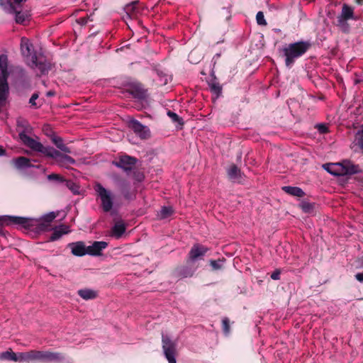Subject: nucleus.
I'll return each instance as SVG.
<instances>
[{
	"label": "nucleus",
	"mask_w": 363,
	"mask_h": 363,
	"mask_svg": "<svg viewBox=\"0 0 363 363\" xmlns=\"http://www.w3.org/2000/svg\"><path fill=\"white\" fill-rule=\"evenodd\" d=\"M158 76L161 77L162 79H161V84H166L167 83V77L165 74L162 76V73H157Z\"/></svg>",
	"instance_id": "obj_47"
},
{
	"label": "nucleus",
	"mask_w": 363,
	"mask_h": 363,
	"mask_svg": "<svg viewBox=\"0 0 363 363\" xmlns=\"http://www.w3.org/2000/svg\"><path fill=\"white\" fill-rule=\"evenodd\" d=\"M256 21L257 23L259 26H267V24L262 11L257 12L256 15Z\"/></svg>",
	"instance_id": "obj_36"
},
{
	"label": "nucleus",
	"mask_w": 363,
	"mask_h": 363,
	"mask_svg": "<svg viewBox=\"0 0 363 363\" xmlns=\"http://www.w3.org/2000/svg\"><path fill=\"white\" fill-rule=\"evenodd\" d=\"M57 213L53 211L43 216L38 219L18 216H0V225H9L11 224H14L26 230L40 233L44 231H49L52 229L51 223L57 217Z\"/></svg>",
	"instance_id": "obj_1"
},
{
	"label": "nucleus",
	"mask_w": 363,
	"mask_h": 363,
	"mask_svg": "<svg viewBox=\"0 0 363 363\" xmlns=\"http://www.w3.org/2000/svg\"><path fill=\"white\" fill-rule=\"evenodd\" d=\"M228 174L230 179H235L240 177V170L236 165H232L228 170Z\"/></svg>",
	"instance_id": "obj_31"
},
{
	"label": "nucleus",
	"mask_w": 363,
	"mask_h": 363,
	"mask_svg": "<svg viewBox=\"0 0 363 363\" xmlns=\"http://www.w3.org/2000/svg\"><path fill=\"white\" fill-rule=\"evenodd\" d=\"M17 123V127L18 128H21V130L19 131V134L18 135L20 136V134L22 133H24L27 136H28L27 134H26V130H28V128H30V125L28 124V123L23 119V118H18L16 121Z\"/></svg>",
	"instance_id": "obj_30"
},
{
	"label": "nucleus",
	"mask_w": 363,
	"mask_h": 363,
	"mask_svg": "<svg viewBox=\"0 0 363 363\" xmlns=\"http://www.w3.org/2000/svg\"><path fill=\"white\" fill-rule=\"evenodd\" d=\"M346 19L337 17V26L342 29L344 32H348L349 31V25L347 23Z\"/></svg>",
	"instance_id": "obj_35"
},
{
	"label": "nucleus",
	"mask_w": 363,
	"mask_h": 363,
	"mask_svg": "<svg viewBox=\"0 0 363 363\" xmlns=\"http://www.w3.org/2000/svg\"><path fill=\"white\" fill-rule=\"evenodd\" d=\"M16 69L21 74H24V69L21 67H16Z\"/></svg>",
	"instance_id": "obj_50"
},
{
	"label": "nucleus",
	"mask_w": 363,
	"mask_h": 363,
	"mask_svg": "<svg viewBox=\"0 0 363 363\" xmlns=\"http://www.w3.org/2000/svg\"><path fill=\"white\" fill-rule=\"evenodd\" d=\"M208 86L211 91L216 95V98H218L222 93V86L217 81L216 78L211 79L208 82Z\"/></svg>",
	"instance_id": "obj_24"
},
{
	"label": "nucleus",
	"mask_w": 363,
	"mask_h": 363,
	"mask_svg": "<svg viewBox=\"0 0 363 363\" xmlns=\"http://www.w3.org/2000/svg\"><path fill=\"white\" fill-rule=\"evenodd\" d=\"M354 143L360 148L361 151L363 152V135H358L356 133Z\"/></svg>",
	"instance_id": "obj_41"
},
{
	"label": "nucleus",
	"mask_w": 363,
	"mask_h": 363,
	"mask_svg": "<svg viewBox=\"0 0 363 363\" xmlns=\"http://www.w3.org/2000/svg\"><path fill=\"white\" fill-rule=\"evenodd\" d=\"M38 93H34L30 100H29V103L30 104V105L32 106H35V107H37V105H36V103H35V100L38 98Z\"/></svg>",
	"instance_id": "obj_45"
},
{
	"label": "nucleus",
	"mask_w": 363,
	"mask_h": 363,
	"mask_svg": "<svg viewBox=\"0 0 363 363\" xmlns=\"http://www.w3.org/2000/svg\"><path fill=\"white\" fill-rule=\"evenodd\" d=\"M174 211L171 206H163L158 213L160 219H165L172 215Z\"/></svg>",
	"instance_id": "obj_29"
},
{
	"label": "nucleus",
	"mask_w": 363,
	"mask_h": 363,
	"mask_svg": "<svg viewBox=\"0 0 363 363\" xmlns=\"http://www.w3.org/2000/svg\"><path fill=\"white\" fill-rule=\"evenodd\" d=\"M20 352L15 353L12 351L4 352L1 354L0 358L14 362H20Z\"/></svg>",
	"instance_id": "obj_26"
},
{
	"label": "nucleus",
	"mask_w": 363,
	"mask_h": 363,
	"mask_svg": "<svg viewBox=\"0 0 363 363\" xmlns=\"http://www.w3.org/2000/svg\"><path fill=\"white\" fill-rule=\"evenodd\" d=\"M168 116L172 120L173 122H177L180 125L183 124V120L176 113L169 111L167 112Z\"/></svg>",
	"instance_id": "obj_37"
},
{
	"label": "nucleus",
	"mask_w": 363,
	"mask_h": 363,
	"mask_svg": "<svg viewBox=\"0 0 363 363\" xmlns=\"http://www.w3.org/2000/svg\"><path fill=\"white\" fill-rule=\"evenodd\" d=\"M66 187H67L74 194H79V186L72 180H65L64 182Z\"/></svg>",
	"instance_id": "obj_32"
},
{
	"label": "nucleus",
	"mask_w": 363,
	"mask_h": 363,
	"mask_svg": "<svg viewBox=\"0 0 363 363\" xmlns=\"http://www.w3.org/2000/svg\"><path fill=\"white\" fill-rule=\"evenodd\" d=\"M77 294L82 298L86 301L94 299L98 296L97 291L87 288L78 290Z\"/></svg>",
	"instance_id": "obj_20"
},
{
	"label": "nucleus",
	"mask_w": 363,
	"mask_h": 363,
	"mask_svg": "<svg viewBox=\"0 0 363 363\" xmlns=\"http://www.w3.org/2000/svg\"><path fill=\"white\" fill-rule=\"evenodd\" d=\"M323 167L330 174L335 176L351 175L359 171V166L353 164L350 161L337 164H326L323 165Z\"/></svg>",
	"instance_id": "obj_5"
},
{
	"label": "nucleus",
	"mask_w": 363,
	"mask_h": 363,
	"mask_svg": "<svg viewBox=\"0 0 363 363\" xmlns=\"http://www.w3.org/2000/svg\"><path fill=\"white\" fill-rule=\"evenodd\" d=\"M52 142L55 145V146L60 149L61 151L65 153H70L71 150L69 147H67L63 142L62 138L53 135L52 137Z\"/></svg>",
	"instance_id": "obj_23"
},
{
	"label": "nucleus",
	"mask_w": 363,
	"mask_h": 363,
	"mask_svg": "<svg viewBox=\"0 0 363 363\" xmlns=\"http://www.w3.org/2000/svg\"><path fill=\"white\" fill-rule=\"evenodd\" d=\"M4 154H5V150L3 147H0V156L4 155Z\"/></svg>",
	"instance_id": "obj_52"
},
{
	"label": "nucleus",
	"mask_w": 363,
	"mask_h": 363,
	"mask_svg": "<svg viewBox=\"0 0 363 363\" xmlns=\"http://www.w3.org/2000/svg\"><path fill=\"white\" fill-rule=\"evenodd\" d=\"M81 23H85L86 21L84 19L80 18L79 19Z\"/></svg>",
	"instance_id": "obj_54"
},
{
	"label": "nucleus",
	"mask_w": 363,
	"mask_h": 363,
	"mask_svg": "<svg viewBox=\"0 0 363 363\" xmlns=\"http://www.w3.org/2000/svg\"><path fill=\"white\" fill-rule=\"evenodd\" d=\"M41 362H58L64 360V357L59 352H43L42 351Z\"/></svg>",
	"instance_id": "obj_18"
},
{
	"label": "nucleus",
	"mask_w": 363,
	"mask_h": 363,
	"mask_svg": "<svg viewBox=\"0 0 363 363\" xmlns=\"http://www.w3.org/2000/svg\"><path fill=\"white\" fill-rule=\"evenodd\" d=\"M48 179L49 180H54V181H56V182H60V183H64L65 181V179L63 177H62L60 175L57 174H49L48 176Z\"/></svg>",
	"instance_id": "obj_42"
},
{
	"label": "nucleus",
	"mask_w": 363,
	"mask_h": 363,
	"mask_svg": "<svg viewBox=\"0 0 363 363\" xmlns=\"http://www.w3.org/2000/svg\"><path fill=\"white\" fill-rule=\"evenodd\" d=\"M222 326H223V333L225 335H228L230 333V323H229V319L228 318H224L222 320Z\"/></svg>",
	"instance_id": "obj_40"
},
{
	"label": "nucleus",
	"mask_w": 363,
	"mask_h": 363,
	"mask_svg": "<svg viewBox=\"0 0 363 363\" xmlns=\"http://www.w3.org/2000/svg\"><path fill=\"white\" fill-rule=\"evenodd\" d=\"M316 128L320 133L324 134L328 132V128L326 125L320 123L316 125Z\"/></svg>",
	"instance_id": "obj_44"
},
{
	"label": "nucleus",
	"mask_w": 363,
	"mask_h": 363,
	"mask_svg": "<svg viewBox=\"0 0 363 363\" xmlns=\"http://www.w3.org/2000/svg\"><path fill=\"white\" fill-rule=\"evenodd\" d=\"M122 194L125 199L132 200L135 198V194L130 192L129 187H125L122 189Z\"/></svg>",
	"instance_id": "obj_39"
},
{
	"label": "nucleus",
	"mask_w": 363,
	"mask_h": 363,
	"mask_svg": "<svg viewBox=\"0 0 363 363\" xmlns=\"http://www.w3.org/2000/svg\"><path fill=\"white\" fill-rule=\"evenodd\" d=\"M209 249L200 244H194L189 252L188 259L191 262L202 259Z\"/></svg>",
	"instance_id": "obj_12"
},
{
	"label": "nucleus",
	"mask_w": 363,
	"mask_h": 363,
	"mask_svg": "<svg viewBox=\"0 0 363 363\" xmlns=\"http://www.w3.org/2000/svg\"><path fill=\"white\" fill-rule=\"evenodd\" d=\"M42 351L30 350L26 352H20V362L41 361Z\"/></svg>",
	"instance_id": "obj_16"
},
{
	"label": "nucleus",
	"mask_w": 363,
	"mask_h": 363,
	"mask_svg": "<svg viewBox=\"0 0 363 363\" xmlns=\"http://www.w3.org/2000/svg\"><path fill=\"white\" fill-rule=\"evenodd\" d=\"M357 133L358 135H362H362H363V124L362 125L361 130H358V131L357 132Z\"/></svg>",
	"instance_id": "obj_51"
},
{
	"label": "nucleus",
	"mask_w": 363,
	"mask_h": 363,
	"mask_svg": "<svg viewBox=\"0 0 363 363\" xmlns=\"http://www.w3.org/2000/svg\"><path fill=\"white\" fill-rule=\"evenodd\" d=\"M355 278L359 282H363V272L356 274Z\"/></svg>",
	"instance_id": "obj_48"
},
{
	"label": "nucleus",
	"mask_w": 363,
	"mask_h": 363,
	"mask_svg": "<svg viewBox=\"0 0 363 363\" xmlns=\"http://www.w3.org/2000/svg\"><path fill=\"white\" fill-rule=\"evenodd\" d=\"M22 143L32 150L40 152L45 157L55 159L60 167L68 168L69 165L74 164L76 161L72 157L62 154L50 146H44L40 142L27 136L24 133L20 134Z\"/></svg>",
	"instance_id": "obj_2"
},
{
	"label": "nucleus",
	"mask_w": 363,
	"mask_h": 363,
	"mask_svg": "<svg viewBox=\"0 0 363 363\" xmlns=\"http://www.w3.org/2000/svg\"><path fill=\"white\" fill-rule=\"evenodd\" d=\"M108 243L105 241H94L91 245L87 247L88 255L91 256H99L101 252L106 248Z\"/></svg>",
	"instance_id": "obj_15"
},
{
	"label": "nucleus",
	"mask_w": 363,
	"mask_h": 363,
	"mask_svg": "<svg viewBox=\"0 0 363 363\" xmlns=\"http://www.w3.org/2000/svg\"><path fill=\"white\" fill-rule=\"evenodd\" d=\"M143 177H143V174H140V175H138V181H142V180L143 179Z\"/></svg>",
	"instance_id": "obj_53"
},
{
	"label": "nucleus",
	"mask_w": 363,
	"mask_h": 363,
	"mask_svg": "<svg viewBox=\"0 0 363 363\" xmlns=\"http://www.w3.org/2000/svg\"><path fill=\"white\" fill-rule=\"evenodd\" d=\"M8 63L7 55H0V113L1 112L2 108L6 105L9 96V86L7 82L9 75Z\"/></svg>",
	"instance_id": "obj_4"
},
{
	"label": "nucleus",
	"mask_w": 363,
	"mask_h": 363,
	"mask_svg": "<svg viewBox=\"0 0 363 363\" xmlns=\"http://www.w3.org/2000/svg\"><path fill=\"white\" fill-rule=\"evenodd\" d=\"M55 95V92L54 91H49L46 93V96L48 97L53 96Z\"/></svg>",
	"instance_id": "obj_49"
},
{
	"label": "nucleus",
	"mask_w": 363,
	"mask_h": 363,
	"mask_svg": "<svg viewBox=\"0 0 363 363\" xmlns=\"http://www.w3.org/2000/svg\"><path fill=\"white\" fill-rule=\"evenodd\" d=\"M300 207L304 213H309L313 211L314 206L308 201H302L300 203Z\"/></svg>",
	"instance_id": "obj_34"
},
{
	"label": "nucleus",
	"mask_w": 363,
	"mask_h": 363,
	"mask_svg": "<svg viewBox=\"0 0 363 363\" xmlns=\"http://www.w3.org/2000/svg\"><path fill=\"white\" fill-rule=\"evenodd\" d=\"M94 189L101 201V206L105 213L110 212L114 205V195L108 189L104 187L100 183H96Z\"/></svg>",
	"instance_id": "obj_6"
},
{
	"label": "nucleus",
	"mask_w": 363,
	"mask_h": 363,
	"mask_svg": "<svg viewBox=\"0 0 363 363\" xmlns=\"http://www.w3.org/2000/svg\"><path fill=\"white\" fill-rule=\"evenodd\" d=\"M68 247L71 250L72 253L77 257H82L88 255L87 247L85 246L84 242L78 241L71 242L68 245Z\"/></svg>",
	"instance_id": "obj_14"
},
{
	"label": "nucleus",
	"mask_w": 363,
	"mask_h": 363,
	"mask_svg": "<svg viewBox=\"0 0 363 363\" xmlns=\"http://www.w3.org/2000/svg\"><path fill=\"white\" fill-rule=\"evenodd\" d=\"M0 6L6 13H13L16 11V6L10 0H0Z\"/></svg>",
	"instance_id": "obj_27"
},
{
	"label": "nucleus",
	"mask_w": 363,
	"mask_h": 363,
	"mask_svg": "<svg viewBox=\"0 0 363 363\" xmlns=\"http://www.w3.org/2000/svg\"><path fill=\"white\" fill-rule=\"evenodd\" d=\"M194 272H195V269H194L191 267H182L178 270L177 273H178V276L180 278H187V277H192Z\"/></svg>",
	"instance_id": "obj_28"
},
{
	"label": "nucleus",
	"mask_w": 363,
	"mask_h": 363,
	"mask_svg": "<svg viewBox=\"0 0 363 363\" xmlns=\"http://www.w3.org/2000/svg\"><path fill=\"white\" fill-rule=\"evenodd\" d=\"M282 190L289 195L297 197H303L306 194L301 188L297 186H284L282 187Z\"/></svg>",
	"instance_id": "obj_22"
},
{
	"label": "nucleus",
	"mask_w": 363,
	"mask_h": 363,
	"mask_svg": "<svg viewBox=\"0 0 363 363\" xmlns=\"http://www.w3.org/2000/svg\"><path fill=\"white\" fill-rule=\"evenodd\" d=\"M21 55L26 57L27 60L30 58L32 60V56L34 52V48L32 43L26 37H23L21 39Z\"/></svg>",
	"instance_id": "obj_13"
},
{
	"label": "nucleus",
	"mask_w": 363,
	"mask_h": 363,
	"mask_svg": "<svg viewBox=\"0 0 363 363\" xmlns=\"http://www.w3.org/2000/svg\"><path fill=\"white\" fill-rule=\"evenodd\" d=\"M280 274H281L280 270L276 269L272 273L271 278L273 280H279V279H280Z\"/></svg>",
	"instance_id": "obj_46"
},
{
	"label": "nucleus",
	"mask_w": 363,
	"mask_h": 363,
	"mask_svg": "<svg viewBox=\"0 0 363 363\" xmlns=\"http://www.w3.org/2000/svg\"><path fill=\"white\" fill-rule=\"evenodd\" d=\"M138 4V1H133L130 4H128L125 7V11L128 16L130 17L134 14L136 10V6Z\"/></svg>",
	"instance_id": "obj_33"
},
{
	"label": "nucleus",
	"mask_w": 363,
	"mask_h": 363,
	"mask_svg": "<svg viewBox=\"0 0 363 363\" xmlns=\"http://www.w3.org/2000/svg\"><path fill=\"white\" fill-rule=\"evenodd\" d=\"M338 17L346 20L354 19V11L352 8L347 6V4H344L342 9L341 14Z\"/></svg>",
	"instance_id": "obj_25"
},
{
	"label": "nucleus",
	"mask_w": 363,
	"mask_h": 363,
	"mask_svg": "<svg viewBox=\"0 0 363 363\" xmlns=\"http://www.w3.org/2000/svg\"><path fill=\"white\" fill-rule=\"evenodd\" d=\"M126 90L137 99H145L147 96V90L143 87L141 83L136 81L128 82L126 84Z\"/></svg>",
	"instance_id": "obj_10"
},
{
	"label": "nucleus",
	"mask_w": 363,
	"mask_h": 363,
	"mask_svg": "<svg viewBox=\"0 0 363 363\" xmlns=\"http://www.w3.org/2000/svg\"><path fill=\"white\" fill-rule=\"evenodd\" d=\"M128 127L133 130L135 135L141 140H147L150 138L151 133L150 128L135 119H132L129 121Z\"/></svg>",
	"instance_id": "obj_9"
},
{
	"label": "nucleus",
	"mask_w": 363,
	"mask_h": 363,
	"mask_svg": "<svg viewBox=\"0 0 363 363\" xmlns=\"http://www.w3.org/2000/svg\"><path fill=\"white\" fill-rule=\"evenodd\" d=\"M125 231V225L123 221H118L115 223L111 229V235L116 239L122 237Z\"/></svg>",
	"instance_id": "obj_19"
},
{
	"label": "nucleus",
	"mask_w": 363,
	"mask_h": 363,
	"mask_svg": "<svg viewBox=\"0 0 363 363\" xmlns=\"http://www.w3.org/2000/svg\"><path fill=\"white\" fill-rule=\"evenodd\" d=\"M32 160L25 157H19L13 160L15 167L18 169H26L33 167L31 164Z\"/></svg>",
	"instance_id": "obj_21"
},
{
	"label": "nucleus",
	"mask_w": 363,
	"mask_h": 363,
	"mask_svg": "<svg viewBox=\"0 0 363 363\" xmlns=\"http://www.w3.org/2000/svg\"><path fill=\"white\" fill-rule=\"evenodd\" d=\"M13 13H15V20L17 23H23L25 21L26 15L23 13L16 10Z\"/></svg>",
	"instance_id": "obj_38"
},
{
	"label": "nucleus",
	"mask_w": 363,
	"mask_h": 363,
	"mask_svg": "<svg viewBox=\"0 0 363 363\" xmlns=\"http://www.w3.org/2000/svg\"><path fill=\"white\" fill-rule=\"evenodd\" d=\"M28 65L33 69H37L40 72V75L46 74L51 69V64L44 58H39L36 54H33L32 60Z\"/></svg>",
	"instance_id": "obj_8"
},
{
	"label": "nucleus",
	"mask_w": 363,
	"mask_h": 363,
	"mask_svg": "<svg viewBox=\"0 0 363 363\" xmlns=\"http://www.w3.org/2000/svg\"><path fill=\"white\" fill-rule=\"evenodd\" d=\"M51 230H53L52 235L50 237V241H55L59 240L63 235L67 234L69 233V228L65 225H60L59 226H56Z\"/></svg>",
	"instance_id": "obj_17"
},
{
	"label": "nucleus",
	"mask_w": 363,
	"mask_h": 363,
	"mask_svg": "<svg viewBox=\"0 0 363 363\" xmlns=\"http://www.w3.org/2000/svg\"><path fill=\"white\" fill-rule=\"evenodd\" d=\"M223 261L220 259L218 260H211L210 264L213 269H219L222 267Z\"/></svg>",
	"instance_id": "obj_43"
},
{
	"label": "nucleus",
	"mask_w": 363,
	"mask_h": 363,
	"mask_svg": "<svg viewBox=\"0 0 363 363\" xmlns=\"http://www.w3.org/2000/svg\"><path fill=\"white\" fill-rule=\"evenodd\" d=\"M162 346L163 354L169 363H177V344L168 335L162 334Z\"/></svg>",
	"instance_id": "obj_7"
},
{
	"label": "nucleus",
	"mask_w": 363,
	"mask_h": 363,
	"mask_svg": "<svg viewBox=\"0 0 363 363\" xmlns=\"http://www.w3.org/2000/svg\"><path fill=\"white\" fill-rule=\"evenodd\" d=\"M311 46V44L308 41H298L286 45L282 48L286 66L291 68L296 60L303 56Z\"/></svg>",
	"instance_id": "obj_3"
},
{
	"label": "nucleus",
	"mask_w": 363,
	"mask_h": 363,
	"mask_svg": "<svg viewBox=\"0 0 363 363\" xmlns=\"http://www.w3.org/2000/svg\"><path fill=\"white\" fill-rule=\"evenodd\" d=\"M137 163V159L127 155H120L118 160L113 161V164L125 172L130 171L133 169Z\"/></svg>",
	"instance_id": "obj_11"
}]
</instances>
